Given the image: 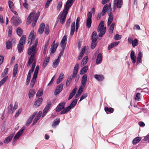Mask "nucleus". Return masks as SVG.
<instances>
[{
	"label": "nucleus",
	"mask_w": 149,
	"mask_h": 149,
	"mask_svg": "<svg viewBox=\"0 0 149 149\" xmlns=\"http://www.w3.org/2000/svg\"><path fill=\"white\" fill-rule=\"evenodd\" d=\"M35 93V90L33 89H30L29 92V97L30 98L32 97Z\"/></svg>",
	"instance_id": "72a5a7b5"
},
{
	"label": "nucleus",
	"mask_w": 149,
	"mask_h": 149,
	"mask_svg": "<svg viewBox=\"0 0 149 149\" xmlns=\"http://www.w3.org/2000/svg\"><path fill=\"white\" fill-rule=\"evenodd\" d=\"M9 7L11 10H13V7L14 5L13 2L10 0H9L8 1Z\"/></svg>",
	"instance_id": "4d7b16f0"
},
{
	"label": "nucleus",
	"mask_w": 149,
	"mask_h": 149,
	"mask_svg": "<svg viewBox=\"0 0 149 149\" xmlns=\"http://www.w3.org/2000/svg\"><path fill=\"white\" fill-rule=\"evenodd\" d=\"M6 47L7 49H12V45L11 42L8 40L7 41L6 43Z\"/></svg>",
	"instance_id": "58836bf2"
},
{
	"label": "nucleus",
	"mask_w": 149,
	"mask_h": 149,
	"mask_svg": "<svg viewBox=\"0 0 149 149\" xmlns=\"http://www.w3.org/2000/svg\"><path fill=\"white\" fill-rule=\"evenodd\" d=\"M104 22L103 21H101L98 27L97 28V31H99L101 29H102L104 28Z\"/></svg>",
	"instance_id": "a19ab883"
},
{
	"label": "nucleus",
	"mask_w": 149,
	"mask_h": 149,
	"mask_svg": "<svg viewBox=\"0 0 149 149\" xmlns=\"http://www.w3.org/2000/svg\"><path fill=\"white\" fill-rule=\"evenodd\" d=\"M77 100L76 99H74L73 101L71 102L70 106H69L70 107L73 108L75 107L77 102Z\"/></svg>",
	"instance_id": "a18cd8bd"
},
{
	"label": "nucleus",
	"mask_w": 149,
	"mask_h": 149,
	"mask_svg": "<svg viewBox=\"0 0 149 149\" xmlns=\"http://www.w3.org/2000/svg\"><path fill=\"white\" fill-rule=\"evenodd\" d=\"M63 109V110L61 112L60 114H63L68 113L71 109V107L69 106L66 107L65 108H64Z\"/></svg>",
	"instance_id": "c85d7f7f"
},
{
	"label": "nucleus",
	"mask_w": 149,
	"mask_h": 149,
	"mask_svg": "<svg viewBox=\"0 0 149 149\" xmlns=\"http://www.w3.org/2000/svg\"><path fill=\"white\" fill-rule=\"evenodd\" d=\"M51 105V102H49L46 105L43 111L42 117L44 116L46 113H47L49 109L50 108V107Z\"/></svg>",
	"instance_id": "dca6fc26"
},
{
	"label": "nucleus",
	"mask_w": 149,
	"mask_h": 149,
	"mask_svg": "<svg viewBox=\"0 0 149 149\" xmlns=\"http://www.w3.org/2000/svg\"><path fill=\"white\" fill-rule=\"evenodd\" d=\"M49 26H47L45 29V33L47 35L49 34Z\"/></svg>",
	"instance_id": "e2e57ef3"
},
{
	"label": "nucleus",
	"mask_w": 149,
	"mask_h": 149,
	"mask_svg": "<svg viewBox=\"0 0 149 149\" xmlns=\"http://www.w3.org/2000/svg\"><path fill=\"white\" fill-rule=\"evenodd\" d=\"M43 91L41 89H39L36 93V96L37 97H39L42 95Z\"/></svg>",
	"instance_id": "3c124183"
},
{
	"label": "nucleus",
	"mask_w": 149,
	"mask_h": 149,
	"mask_svg": "<svg viewBox=\"0 0 149 149\" xmlns=\"http://www.w3.org/2000/svg\"><path fill=\"white\" fill-rule=\"evenodd\" d=\"M72 81V78L70 76V77H69L67 79L66 84V86L67 87L68 86L70 85Z\"/></svg>",
	"instance_id": "6e6d98bb"
},
{
	"label": "nucleus",
	"mask_w": 149,
	"mask_h": 149,
	"mask_svg": "<svg viewBox=\"0 0 149 149\" xmlns=\"http://www.w3.org/2000/svg\"><path fill=\"white\" fill-rule=\"evenodd\" d=\"M104 110L106 112H109L110 113H112L113 111V108L111 107L108 108L107 107H106L104 108Z\"/></svg>",
	"instance_id": "09e8293b"
},
{
	"label": "nucleus",
	"mask_w": 149,
	"mask_h": 149,
	"mask_svg": "<svg viewBox=\"0 0 149 149\" xmlns=\"http://www.w3.org/2000/svg\"><path fill=\"white\" fill-rule=\"evenodd\" d=\"M102 60V56L101 53H99L97 56L96 60V63L98 64L101 63Z\"/></svg>",
	"instance_id": "f3484780"
},
{
	"label": "nucleus",
	"mask_w": 149,
	"mask_h": 149,
	"mask_svg": "<svg viewBox=\"0 0 149 149\" xmlns=\"http://www.w3.org/2000/svg\"><path fill=\"white\" fill-rule=\"evenodd\" d=\"M87 74L84 75L81 79V83L82 84L81 86L82 87L84 88L86 85V82L87 81Z\"/></svg>",
	"instance_id": "4468645a"
},
{
	"label": "nucleus",
	"mask_w": 149,
	"mask_h": 149,
	"mask_svg": "<svg viewBox=\"0 0 149 149\" xmlns=\"http://www.w3.org/2000/svg\"><path fill=\"white\" fill-rule=\"evenodd\" d=\"M67 36H64L62 38L61 42V46L62 48L63 51L64 50L65 46L67 43Z\"/></svg>",
	"instance_id": "ddd939ff"
},
{
	"label": "nucleus",
	"mask_w": 149,
	"mask_h": 149,
	"mask_svg": "<svg viewBox=\"0 0 149 149\" xmlns=\"http://www.w3.org/2000/svg\"><path fill=\"white\" fill-rule=\"evenodd\" d=\"M84 87H82L81 86H80L79 87V90L76 94V95L75 96V98H77L81 94L82 92L83 91V89L84 88Z\"/></svg>",
	"instance_id": "4c0bfd02"
},
{
	"label": "nucleus",
	"mask_w": 149,
	"mask_h": 149,
	"mask_svg": "<svg viewBox=\"0 0 149 149\" xmlns=\"http://www.w3.org/2000/svg\"><path fill=\"white\" fill-rule=\"evenodd\" d=\"M65 102H63L60 103L57 106L56 111V112H59L61 111L62 109H64Z\"/></svg>",
	"instance_id": "9b49d317"
},
{
	"label": "nucleus",
	"mask_w": 149,
	"mask_h": 149,
	"mask_svg": "<svg viewBox=\"0 0 149 149\" xmlns=\"http://www.w3.org/2000/svg\"><path fill=\"white\" fill-rule=\"evenodd\" d=\"M13 106L12 104H10L8 107V112L9 113H12L14 111V110H13Z\"/></svg>",
	"instance_id": "603ef678"
},
{
	"label": "nucleus",
	"mask_w": 149,
	"mask_h": 149,
	"mask_svg": "<svg viewBox=\"0 0 149 149\" xmlns=\"http://www.w3.org/2000/svg\"><path fill=\"white\" fill-rule=\"evenodd\" d=\"M60 122V119L59 118H58L55 119L53 121L52 124V127L53 128H55L56 125H58Z\"/></svg>",
	"instance_id": "5701e85b"
},
{
	"label": "nucleus",
	"mask_w": 149,
	"mask_h": 149,
	"mask_svg": "<svg viewBox=\"0 0 149 149\" xmlns=\"http://www.w3.org/2000/svg\"><path fill=\"white\" fill-rule=\"evenodd\" d=\"M88 96V93H85L84 94L80 97V99L79 100V102H81L82 100L85 99V98L87 97Z\"/></svg>",
	"instance_id": "680f3d73"
},
{
	"label": "nucleus",
	"mask_w": 149,
	"mask_h": 149,
	"mask_svg": "<svg viewBox=\"0 0 149 149\" xmlns=\"http://www.w3.org/2000/svg\"><path fill=\"white\" fill-rule=\"evenodd\" d=\"M25 129V127L23 126L20 130L17 132L13 138V143H14L21 136Z\"/></svg>",
	"instance_id": "7ed1b4c3"
},
{
	"label": "nucleus",
	"mask_w": 149,
	"mask_h": 149,
	"mask_svg": "<svg viewBox=\"0 0 149 149\" xmlns=\"http://www.w3.org/2000/svg\"><path fill=\"white\" fill-rule=\"evenodd\" d=\"M109 18L107 22V25L109 26L112 22L113 19V14L109 15Z\"/></svg>",
	"instance_id": "473e14b6"
},
{
	"label": "nucleus",
	"mask_w": 149,
	"mask_h": 149,
	"mask_svg": "<svg viewBox=\"0 0 149 149\" xmlns=\"http://www.w3.org/2000/svg\"><path fill=\"white\" fill-rule=\"evenodd\" d=\"M62 6V2L59 1L58 2V3L57 6V7H56L57 9L58 10H60L61 9V8Z\"/></svg>",
	"instance_id": "0e129e2a"
},
{
	"label": "nucleus",
	"mask_w": 149,
	"mask_h": 149,
	"mask_svg": "<svg viewBox=\"0 0 149 149\" xmlns=\"http://www.w3.org/2000/svg\"><path fill=\"white\" fill-rule=\"evenodd\" d=\"M18 68V65L17 64H16L13 68V77H15L17 73V71Z\"/></svg>",
	"instance_id": "2f4dec72"
},
{
	"label": "nucleus",
	"mask_w": 149,
	"mask_h": 149,
	"mask_svg": "<svg viewBox=\"0 0 149 149\" xmlns=\"http://www.w3.org/2000/svg\"><path fill=\"white\" fill-rule=\"evenodd\" d=\"M79 66V64L77 63L75 65L73 71V73L72 74V76H71V77H72V79L74 78L75 77L76 75L77 74L78 71Z\"/></svg>",
	"instance_id": "f8f14e48"
},
{
	"label": "nucleus",
	"mask_w": 149,
	"mask_h": 149,
	"mask_svg": "<svg viewBox=\"0 0 149 149\" xmlns=\"http://www.w3.org/2000/svg\"><path fill=\"white\" fill-rule=\"evenodd\" d=\"M63 86V84H61L56 87L54 92L55 95H57L62 91Z\"/></svg>",
	"instance_id": "1a4fd4ad"
},
{
	"label": "nucleus",
	"mask_w": 149,
	"mask_h": 149,
	"mask_svg": "<svg viewBox=\"0 0 149 149\" xmlns=\"http://www.w3.org/2000/svg\"><path fill=\"white\" fill-rule=\"evenodd\" d=\"M11 21L12 24L15 26L18 25L22 22L20 17L17 16H13L11 18Z\"/></svg>",
	"instance_id": "f257e3e1"
},
{
	"label": "nucleus",
	"mask_w": 149,
	"mask_h": 149,
	"mask_svg": "<svg viewBox=\"0 0 149 149\" xmlns=\"http://www.w3.org/2000/svg\"><path fill=\"white\" fill-rule=\"evenodd\" d=\"M36 115V113L34 112L33 113L31 116L29 117L26 122V125L27 126H28L30 125L32 120L34 118Z\"/></svg>",
	"instance_id": "a211bd4d"
},
{
	"label": "nucleus",
	"mask_w": 149,
	"mask_h": 149,
	"mask_svg": "<svg viewBox=\"0 0 149 149\" xmlns=\"http://www.w3.org/2000/svg\"><path fill=\"white\" fill-rule=\"evenodd\" d=\"M80 21V18L79 17H78L77 18L76 22V26L75 31L77 32L79 27V22Z\"/></svg>",
	"instance_id": "ea45409f"
},
{
	"label": "nucleus",
	"mask_w": 149,
	"mask_h": 149,
	"mask_svg": "<svg viewBox=\"0 0 149 149\" xmlns=\"http://www.w3.org/2000/svg\"><path fill=\"white\" fill-rule=\"evenodd\" d=\"M64 75L63 72H61L59 76L56 81V83L58 84L64 78Z\"/></svg>",
	"instance_id": "a878e982"
},
{
	"label": "nucleus",
	"mask_w": 149,
	"mask_h": 149,
	"mask_svg": "<svg viewBox=\"0 0 149 149\" xmlns=\"http://www.w3.org/2000/svg\"><path fill=\"white\" fill-rule=\"evenodd\" d=\"M60 62V61L57 60H56L53 63V67L54 68H56L58 65V64Z\"/></svg>",
	"instance_id": "13d9d810"
},
{
	"label": "nucleus",
	"mask_w": 149,
	"mask_h": 149,
	"mask_svg": "<svg viewBox=\"0 0 149 149\" xmlns=\"http://www.w3.org/2000/svg\"><path fill=\"white\" fill-rule=\"evenodd\" d=\"M38 41V39H36L34 44L29 48L27 53L28 55H31L32 52L36 53L37 51L36 50V47L37 45Z\"/></svg>",
	"instance_id": "f03ea898"
},
{
	"label": "nucleus",
	"mask_w": 149,
	"mask_h": 149,
	"mask_svg": "<svg viewBox=\"0 0 149 149\" xmlns=\"http://www.w3.org/2000/svg\"><path fill=\"white\" fill-rule=\"evenodd\" d=\"M8 68H6L4 70L3 72L2 73L1 75L2 77H3L5 76H7L6 75L8 74Z\"/></svg>",
	"instance_id": "5fc2aeb1"
},
{
	"label": "nucleus",
	"mask_w": 149,
	"mask_h": 149,
	"mask_svg": "<svg viewBox=\"0 0 149 149\" xmlns=\"http://www.w3.org/2000/svg\"><path fill=\"white\" fill-rule=\"evenodd\" d=\"M108 4L105 5L102 9V10L100 14L102 16H104L107 10Z\"/></svg>",
	"instance_id": "c756f323"
},
{
	"label": "nucleus",
	"mask_w": 149,
	"mask_h": 149,
	"mask_svg": "<svg viewBox=\"0 0 149 149\" xmlns=\"http://www.w3.org/2000/svg\"><path fill=\"white\" fill-rule=\"evenodd\" d=\"M92 14L90 12L87 13V18L86 20V26L88 28H90L91 26Z\"/></svg>",
	"instance_id": "20e7f679"
},
{
	"label": "nucleus",
	"mask_w": 149,
	"mask_h": 149,
	"mask_svg": "<svg viewBox=\"0 0 149 149\" xmlns=\"http://www.w3.org/2000/svg\"><path fill=\"white\" fill-rule=\"evenodd\" d=\"M97 39V33L94 31L92 35V40L93 42H96Z\"/></svg>",
	"instance_id": "b1692460"
},
{
	"label": "nucleus",
	"mask_w": 149,
	"mask_h": 149,
	"mask_svg": "<svg viewBox=\"0 0 149 149\" xmlns=\"http://www.w3.org/2000/svg\"><path fill=\"white\" fill-rule=\"evenodd\" d=\"M142 53L141 52H139L137 56V63L139 64L141 63V58Z\"/></svg>",
	"instance_id": "c03bdc74"
},
{
	"label": "nucleus",
	"mask_w": 149,
	"mask_h": 149,
	"mask_svg": "<svg viewBox=\"0 0 149 149\" xmlns=\"http://www.w3.org/2000/svg\"><path fill=\"white\" fill-rule=\"evenodd\" d=\"M76 90L77 89L76 88H74L72 90L70 94L69 97L68 98V100H70L72 99L73 96L75 95L76 92Z\"/></svg>",
	"instance_id": "e433bc0d"
},
{
	"label": "nucleus",
	"mask_w": 149,
	"mask_h": 149,
	"mask_svg": "<svg viewBox=\"0 0 149 149\" xmlns=\"http://www.w3.org/2000/svg\"><path fill=\"white\" fill-rule=\"evenodd\" d=\"M141 139V137H137L134 139L132 141V143L133 145H135L139 142Z\"/></svg>",
	"instance_id": "c9c22d12"
},
{
	"label": "nucleus",
	"mask_w": 149,
	"mask_h": 149,
	"mask_svg": "<svg viewBox=\"0 0 149 149\" xmlns=\"http://www.w3.org/2000/svg\"><path fill=\"white\" fill-rule=\"evenodd\" d=\"M24 7L26 9H28L29 8V5L27 3L26 0H24V3L23 4Z\"/></svg>",
	"instance_id": "052dcab7"
},
{
	"label": "nucleus",
	"mask_w": 149,
	"mask_h": 149,
	"mask_svg": "<svg viewBox=\"0 0 149 149\" xmlns=\"http://www.w3.org/2000/svg\"><path fill=\"white\" fill-rule=\"evenodd\" d=\"M132 44V46L134 47H135V46L137 45L138 44V40L136 39H135L133 40Z\"/></svg>",
	"instance_id": "864d4df0"
},
{
	"label": "nucleus",
	"mask_w": 149,
	"mask_h": 149,
	"mask_svg": "<svg viewBox=\"0 0 149 149\" xmlns=\"http://www.w3.org/2000/svg\"><path fill=\"white\" fill-rule=\"evenodd\" d=\"M8 78V76H6L1 81H0V84L2 85L6 81Z\"/></svg>",
	"instance_id": "bf43d9fd"
},
{
	"label": "nucleus",
	"mask_w": 149,
	"mask_h": 149,
	"mask_svg": "<svg viewBox=\"0 0 149 149\" xmlns=\"http://www.w3.org/2000/svg\"><path fill=\"white\" fill-rule=\"evenodd\" d=\"M94 78L98 81H102L104 79L103 76L102 74H95Z\"/></svg>",
	"instance_id": "412c9836"
},
{
	"label": "nucleus",
	"mask_w": 149,
	"mask_h": 149,
	"mask_svg": "<svg viewBox=\"0 0 149 149\" xmlns=\"http://www.w3.org/2000/svg\"><path fill=\"white\" fill-rule=\"evenodd\" d=\"M40 118H39L37 116H36L34 119V120L33 121V122L32 123V125H34L37 122L38 120L40 119Z\"/></svg>",
	"instance_id": "69168bd1"
},
{
	"label": "nucleus",
	"mask_w": 149,
	"mask_h": 149,
	"mask_svg": "<svg viewBox=\"0 0 149 149\" xmlns=\"http://www.w3.org/2000/svg\"><path fill=\"white\" fill-rule=\"evenodd\" d=\"M121 37V36L118 34H116L114 36V39L116 40H118L120 39Z\"/></svg>",
	"instance_id": "338daca9"
},
{
	"label": "nucleus",
	"mask_w": 149,
	"mask_h": 149,
	"mask_svg": "<svg viewBox=\"0 0 149 149\" xmlns=\"http://www.w3.org/2000/svg\"><path fill=\"white\" fill-rule=\"evenodd\" d=\"M35 14V12L33 11L31 12L28 16L26 22L27 25H29L30 24L31 22L32 21V18L33 17Z\"/></svg>",
	"instance_id": "0eeeda50"
},
{
	"label": "nucleus",
	"mask_w": 149,
	"mask_h": 149,
	"mask_svg": "<svg viewBox=\"0 0 149 149\" xmlns=\"http://www.w3.org/2000/svg\"><path fill=\"white\" fill-rule=\"evenodd\" d=\"M113 4L115 7L118 8H120L123 5V0H114Z\"/></svg>",
	"instance_id": "6e6552de"
},
{
	"label": "nucleus",
	"mask_w": 149,
	"mask_h": 149,
	"mask_svg": "<svg viewBox=\"0 0 149 149\" xmlns=\"http://www.w3.org/2000/svg\"><path fill=\"white\" fill-rule=\"evenodd\" d=\"M140 93H137L136 95V96L135 98V100L137 101H139L140 100Z\"/></svg>",
	"instance_id": "774afa93"
},
{
	"label": "nucleus",
	"mask_w": 149,
	"mask_h": 149,
	"mask_svg": "<svg viewBox=\"0 0 149 149\" xmlns=\"http://www.w3.org/2000/svg\"><path fill=\"white\" fill-rule=\"evenodd\" d=\"M73 3L68 0L65 5V6L63 12L68 13V10L70 6L72 5Z\"/></svg>",
	"instance_id": "9d476101"
},
{
	"label": "nucleus",
	"mask_w": 149,
	"mask_h": 149,
	"mask_svg": "<svg viewBox=\"0 0 149 149\" xmlns=\"http://www.w3.org/2000/svg\"><path fill=\"white\" fill-rule=\"evenodd\" d=\"M75 28V22L72 23L71 26L70 35L72 36L73 35Z\"/></svg>",
	"instance_id": "4be33fe9"
},
{
	"label": "nucleus",
	"mask_w": 149,
	"mask_h": 149,
	"mask_svg": "<svg viewBox=\"0 0 149 149\" xmlns=\"http://www.w3.org/2000/svg\"><path fill=\"white\" fill-rule=\"evenodd\" d=\"M106 31V27H105L102 29H101L99 31H97L98 32H100V33L98 35V36L99 37H102L103 35L105 33Z\"/></svg>",
	"instance_id": "cd10ccee"
},
{
	"label": "nucleus",
	"mask_w": 149,
	"mask_h": 149,
	"mask_svg": "<svg viewBox=\"0 0 149 149\" xmlns=\"http://www.w3.org/2000/svg\"><path fill=\"white\" fill-rule=\"evenodd\" d=\"M36 78L37 77L33 76L31 82L30 88H32L34 87Z\"/></svg>",
	"instance_id": "f704fd0d"
},
{
	"label": "nucleus",
	"mask_w": 149,
	"mask_h": 149,
	"mask_svg": "<svg viewBox=\"0 0 149 149\" xmlns=\"http://www.w3.org/2000/svg\"><path fill=\"white\" fill-rule=\"evenodd\" d=\"M17 35L20 36H21L22 35V30L21 28L19 27L17 29Z\"/></svg>",
	"instance_id": "8fccbe9b"
},
{
	"label": "nucleus",
	"mask_w": 149,
	"mask_h": 149,
	"mask_svg": "<svg viewBox=\"0 0 149 149\" xmlns=\"http://www.w3.org/2000/svg\"><path fill=\"white\" fill-rule=\"evenodd\" d=\"M88 58L87 56H86L84 57L82 60V62L81 63V65H84L87 62Z\"/></svg>",
	"instance_id": "37998d69"
},
{
	"label": "nucleus",
	"mask_w": 149,
	"mask_h": 149,
	"mask_svg": "<svg viewBox=\"0 0 149 149\" xmlns=\"http://www.w3.org/2000/svg\"><path fill=\"white\" fill-rule=\"evenodd\" d=\"M45 27V25L44 23H42L40 24L38 31L39 34H41L43 33Z\"/></svg>",
	"instance_id": "6ab92c4d"
},
{
	"label": "nucleus",
	"mask_w": 149,
	"mask_h": 149,
	"mask_svg": "<svg viewBox=\"0 0 149 149\" xmlns=\"http://www.w3.org/2000/svg\"><path fill=\"white\" fill-rule=\"evenodd\" d=\"M36 54V53H34V52H32V53L31 54V56L29 60L28 63L27 65V67H29V66H30V65L33 62V61L34 59L35 55Z\"/></svg>",
	"instance_id": "2eb2a0df"
},
{
	"label": "nucleus",
	"mask_w": 149,
	"mask_h": 149,
	"mask_svg": "<svg viewBox=\"0 0 149 149\" xmlns=\"http://www.w3.org/2000/svg\"><path fill=\"white\" fill-rule=\"evenodd\" d=\"M23 45L18 44L17 45V48L19 53H20L23 51Z\"/></svg>",
	"instance_id": "49530a36"
},
{
	"label": "nucleus",
	"mask_w": 149,
	"mask_h": 149,
	"mask_svg": "<svg viewBox=\"0 0 149 149\" xmlns=\"http://www.w3.org/2000/svg\"><path fill=\"white\" fill-rule=\"evenodd\" d=\"M26 39V37L25 35H23L20 38L19 44L22 45H24L25 43V40Z\"/></svg>",
	"instance_id": "bb28decb"
},
{
	"label": "nucleus",
	"mask_w": 149,
	"mask_h": 149,
	"mask_svg": "<svg viewBox=\"0 0 149 149\" xmlns=\"http://www.w3.org/2000/svg\"><path fill=\"white\" fill-rule=\"evenodd\" d=\"M14 134L13 133L10 136L6 138L4 141V143H9L12 139L13 137V136Z\"/></svg>",
	"instance_id": "393cba45"
},
{
	"label": "nucleus",
	"mask_w": 149,
	"mask_h": 149,
	"mask_svg": "<svg viewBox=\"0 0 149 149\" xmlns=\"http://www.w3.org/2000/svg\"><path fill=\"white\" fill-rule=\"evenodd\" d=\"M42 101V98L38 99L35 101L34 104V106L35 107L37 108L39 107L41 104Z\"/></svg>",
	"instance_id": "aec40b11"
},
{
	"label": "nucleus",
	"mask_w": 149,
	"mask_h": 149,
	"mask_svg": "<svg viewBox=\"0 0 149 149\" xmlns=\"http://www.w3.org/2000/svg\"><path fill=\"white\" fill-rule=\"evenodd\" d=\"M88 66L86 65L80 71V74H83L86 73L88 70Z\"/></svg>",
	"instance_id": "7c9ffc66"
},
{
	"label": "nucleus",
	"mask_w": 149,
	"mask_h": 149,
	"mask_svg": "<svg viewBox=\"0 0 149 149\" xmlns=\"http://www.w3.org/2000/svg\"><path fill=\"white\" fill-rule=\"evenodd\" d=\"M39 69V66L38 65H37L36 68L33 76L37 77Z\"/></svg>",
	"instance_id": "de8ad7c7"
},
{
	"label": "nucleus",
	"mask_w": 149,
	"mask_h": 149,
	"mask_svg": "<svg viewBox=\"0 0 149 149\" xmlns=\"http://www.w3.org/2000/svg\"><path fill=\"white\" fill-rule=\"evenodd\" d=\"M8 37H10L12 34V27L11 26H8Z\"/></svg>",
	"instance_id": "79ce46f5"
},
{
	"label": "nucleus",
	"mask_w": 149,
	"mask_h": 149,
	"mask_svg": "<svg viewBox=\"0 0 149 149\" xmlns=\"http://www.w3.org/2000/svg\"><path fill=\"white\" fill-rule=\"evenodd\" d=\"M68 13L63 12L61 15H59L58 17L59 19H60V22L61 24H63L65 20L66 15Z\"/></svg>",
	"instance_id": "423d86ee"
},
{
	"label": "nucleus",
	"mask_w": 149,
	"mask_h": 149,
	"mask_svg": "<svg viewBox=\"0 0 149 149\" xmlns=\"http://www.w3.org/2000/svg\"><path fill=\"white\" fill-rule=\"evenodd\" d=\"M34 30L31 31L28 39V43H29L31 41L30 44V45H31L32 44L35 39V36L34 35Z\"/></svg>",
	"instance_id": "39448f33"
}]
</instances>
